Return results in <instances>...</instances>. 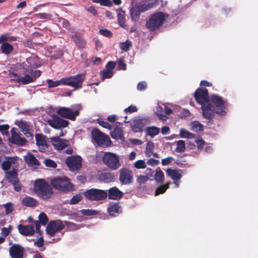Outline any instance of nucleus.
<instances>
[{"label":"nucleus","mask_w":258,"mask_h":258,"mask_svg":"<svg viewBox=\"0 0 258 258\" xmlns=\"http://www.w3.org/2000/svg\"><path fill=\"white\" fill-rule=\"evenodd\" d=\"M117 21L120 26L122 28H125L126 25L125 24V13L123 12L118 13L117 14Z\"/></svg>","instance_id":"41"},{"label":"nucleus","mask_w":258,"mask_h":258,"mask_svg":"<svg viewBox=\"0 0 258 258\" xmlns=\"http://www.w3.org/2000/svg\"><path fill=\"white\" fill-rule=\"evenodd\" d=\"M163 112V108L161 106H159L157 107L156 111L155 112L156 115L160 119L165 121L167 119V117L166 115L164 114Z\"/></svg>","instance_id":"46"},{"label":"nucleus","mask_w":258,"mask_h":258,"mask_svg":"<svg viewBox=\"0 0 258 258\" xmlns=\"http://www.w3.org/2000/svg\"><path fill=\"white\" fill-rule=\"evenodd\" d=\"M10 126L8 124L0 125V132L3 135H7L9 133L8 130Z\"/></svg>","instance_id":"58"},{"label":"nucleus","mask_w":258,"mask_h":258,"mask_svg":"<svg viewBox=\"0 0 258 258\" xmlns=\"http://www.w3.org/2000/svg\"><path fill=\"white\" fill-rule=\"evenodd\" d=\"M119 180L121 184H129L133 181V172L127 168L119 170Z\"/></svg>","instance_id":"16"},{"label":"nucleus","mask_w":258,"mask_h":258,"mask_svg":"<svg viewBox=\"0 0 258 258\" xmlns=\"http://www.w3.org/2000/svg\"><path fill=\"white\" fill-rule=\"evenodd\" d=\"M121 123L116 122L114 125L113 130L110 133V136L112 139L121 140L123 138V130Z\"/></svg>","instance_id":"22"},{"label":"nucleus","mask_w":258,"mask_h":258,"mask_svg":"<svg viewBox=\"0 0 258 258\" xmlns=\"http://www.w3.org/2000/svg\"><path fill=\"white\" fill-rule=\"evenodd\" d=\"M33 189L35 194L43 200L50 199L53 194L51 186L43 179L35 181Z\"/></svg>","instance_id":"2"},{"label":"nucleus","mask_w":258,"mask_h":258,"mask_svg":"<svg viewBox=\"0 0 258 258\" xmlns=\"http://www.w3.org/2000/svg\"><path fill=\"white\" fill-rule=\"evenodd\" d=\"M85 78V73L63 78V85L71 86L75 89H79L82 87L83 82Z\"/></svg>","instance_id":"8"},{"label":"nucleus","mask_w":258,"mask_h":258,"mask_svg":"<svg viewBox=\"0 0 258 258\" xmlns=\"http://www.w3.org/2000/svg\"><path fill=\"white\" fill-rule=\"evenodd\" d=\"M6 178L11 184H14L16 182H19L17 172L15 169L11 171H7L6 173Z\"/></svg>","instance_id":"29"},{"label":"nucleus","mask_w":258,"mask_h":258,"mask_svg":"<svg viewBox=\"0 0 258 258\" xmlns=\"http://www.w3.org/2000/svg\"><path fill=\"white\" fill-rule=\"evenodd\" d=\"M131 19L133 21H137L139 20L141 12L137 8H132L130 11Z\"/></svg>","instance_id":"36"},{"label":"nucleus","mask_w":258,"mask_h":258,"mask_svg":"<svg viewBox=\"0 0 258 258\" xmlns=\"http://www.w3.org/2000/svg\"><path fill=\"white\" fill-rule=\"evenodd\" d=\"M80 213L84 216H94L98 214V212L94 210L91 209H82L80 211Z\"/></svg>","instance_id":"48"},{"label":"nucleus","mask_w":258,"mask_h":258,"mask_svg":"<svg viewBox=\"0 0 258 258\" xmlns=\"http://www.w3.org/2000/svg\"><path fill=\"white\" fill-rule=\"evenodd\" d=\"M194 96L197 103L202 106L209 103L208 91L205 88H198L194 93Z\"/></svg>","instance_id":"12"},{"label":"nucleus","mask_w":258,"mask_h":258,"mask_svg":"<svg viewBox=\"0 0 258 258\" xmlns=\"http://www.w3.org/2000/svg\"><path fill=\"white\" fill-rule=\"evenodd\" d=\"M100 178L104 182L109 183L115 180V176L113 173L104 172L100 175Z\"/></svg>","instance_id":"33"},{"label":"nucleus","mask_w":258,"mask_h":258,"mask_svg":"<svg viewBox=\"0 0 258 258\" xmlns=\"http://www.w3.org/2000/svg\"><path fill=\"white\" fill-rule=\"evenodd\" d=\"M17 129L13 127L11 130V137L10 139V142L15 145L23 146H25L27 141L24 138H22L17 132Z\"/></svg>","instance_id":"19"},{"label":"nucleus","mask_w":258,"mask_h":258,"mask_svg":"<svg viewBox=\"0 0 258 258\" xmlns=\"http://www.w3.org/2000/svg\"><path fill=\"white\" fill-rule=\"evenodd\" d=\"M21 127L22 128V131L23 132L24 134L26 137H30L33 138V134L29 131L28 125L24 123H22L21 125Z\"/></svg>","instance_id":"47"},{"label":"nucleus","mask_w":258,"mask_h":258,"mask_svg":"<svg viewBox=\"0 0 258 258\" xmlns=\"http://www.w3.org/2000/svg\"><path fill=\"white\" fill-rule=\"evenodd\" d=\"M190 129L195 132H201L204 130L203 125L198 121L191 122Z\"/></svg>","instance_id":"40"},{"label":"nucleus","mask_w":258,"mask_h":258,"mask_svg":"<svg viewBox=\"0 0 258 258\" xmlns=\"http://www.w3.org/2000/svg\"><path fill=\"white\" fill-rule=\"evenodd\" d=\"M132 46V42L130 40H126L125 42L120 43V48L121 49L124 51H127L129 50L130 47Z\"/></svg>","instance_id":"50"},{"label":"nucleus","mask_w":258,"mask_h":258,"mask_svg":"<svg viewBox=\"0 0 258 258\" xmlns=\"http://www.w3.org/2000/svg\"><path fill=\"white\" fill-rule=\"evenodd\" d=\"M9 252L11 258H24L25 248L20 244L15 243L9 248Z\"/></svg>","instance_id":"17"},{"label":"nucleus","mask_w":258,"mask_h":258,"mask_svg":"<svg viewBox=\"0 0 258 258\" xmlns=\"http://www.w3.org/2000/svg\"><path fill=\"white\" fill-rule=\"evenodd\" d=\"M12 227L11 225H9L8 228L4 227L2 230V234L4 236L7 237L12 230Z\"/></svg>","instance_id":"61"},{"label":"nucleus","mask_w":258,"mask_h":258,"mask_svg":"<svg viewBox=\"0 0 258 258\" xmlns=\"http://www.w3.org/2000/svg\"><path fill=\"white\" fill-rule=\"evenodd\" d=\"M113 74V73L112 71L107 69H104L100 72V75L102 80L111 78Z\"/></svg>","instance_id":"44"},{"label":"nucleus","mask_w":258,"mask_h":258,"mask_svg":"<svg viewBox=\"0 0 258 258\" xmlns=\"http://www.w3.org/2000/svg\"><path fill=\"white\" fill-rule=\"evenodd\" d=\"M1 49L3 53L8 55L13 51L14 47L12 45L10 44L8 42H5L2 44Z\"/></svg>","instance_id":"35"},{"label":"nucleus","mask_w":258,"mask_h":258,"mask_svg":"<svg viewBox=\"0 0 258 258\" xmlns=\"http://www.w3.org/2000/svg\"><path fill=\"white\" fill-rule=\"evenodd\" d=\"M44 163L46 167L55 168L57 167L56 163L52 160L46 159L44 160Z\"/></svg>","instance_id":"54"},{"label":"nucleus","mask_w":258,"mask_h":258,"mask_svg":"<svg viewBox=\"0 0 258 258\" xmlns=\"http://www.w3.org/2000/svg\"><path fill=\"white\" fill-rule=\"evenodd\" d=\"M13 162L12 157H8L7 160L4 161L2 163V169L4 171H8L11 168L12 163Z\"/></svg>","instance_id":"37"},{"label":"nucleus","mask_w":258,"mask_h":258,"mask_svg":"<svg viewBox=\"0 0 258 258\" xmlns=\"http://www.w3.org/2000/svg\"><path fill=\"white\" fill-rule=\"evenodd\" d=\"M203 116L208 119L212 120L216 113L215 108L210 102L203 104L201 107Z\"/></svg>","instance_id":"18"},{"label":"nucleus","mask_w":258,"mask_h":258,"mask_svg":"<svg viewBox=\"0 0 258 258\" xmlns=\"http://www.w3.org/2000/svg\"><path fill=\"white\" fill-rule=\"evenodd\" d=\"M159 0H155L154 2H149L147 4L144 3L139 5L137 8L140 12H144L152 8H153L159 5Z\"/></svg>","instance_id":"28"},{"label":"nucleus","mask_w":258,"mask_h":258,"mask_svg":"<svg viewBox=\"0 0 258 258\" xmlns=\"http://www.w3.org/2000/svg\"><path fill=\"white\" fill-rule=\"evenodd\" d=\"M98 123L100 126L110 130L112 128L111 125L107 121H104L103 120H98Z\"/></svg>","instance_id":"60"},{"label":"nucleus","mask_w":258,"mask_h":258,"mask_svg":"<svg viewBox=\"0 0 258 258\" xmlns=\"http://www.w3.org/2000/svg\"><path fill=\"white\" fill-rule=\"evenodd\" d=\"M118 67L119 70H126V66L123 59H119L118 60Z\"/></svg>","instance_id":"62"},{"label":"nucleus","mask_w":258,"mask_h":258,"mask_svg":"<svg viewBox=\"0 0 258 258\" xmlns=\"http://www.w3.org/2000/svg\"><path fill=\"white\" fill-rule=\"evenodd\" d=\"M47 123L52 128L59 129L66 127L70 122L68 120L62 119L56 114H52L51 118L47 120Z\"/></svg>","instance_id":"11"},{"label":"nucleus","mask_w":258,"mask_h":258,"mask_svg":"<svg viewBox=\"0 0 258 258\" xmlns=\"http://www.w3.org/2000/svg\"><path fill=\"white\" fill-rule=\"evenodd\" d=\"M91 135L93 140L99 146H108L110 141L108 136L102 133L99 129L94 128L92 130Z\"/></svg>","instance_id":"9"},{"label":"nucleus","mask_w":258,"mask_h":258,"mask_svg":"<svg viewBox=\"0 0 258 258\" xmlns=\"http://www.w3.org/2000/svg\"><path fill=\"white\" fill-rule=\"evenodd\" d=\"M144 124L141 119H136L131 124L132 130L135 133L141 132L143 131Z\"/></svg>","instance_id":"32"},{"label":"nucleus","mask_w":258,"mask_h":258,"mask_svg":"<svg viewBox=\"0 0 258 258\" xmlns=\"http://www.w3.org/2000/svg\"><path fill=\"white\" fill-rule=\"evenodd\" d=\"M180 136L182 138L192 139L195 137V135L184 129L180 130Z\"/></svg>","instance_id":"51"},{"label":"nucleus","mask_w":258,"mask_h":258,"mask_svg":"<svg viewBox=\"0 0 258 258\" xmlns=\"http://www.w3.org/2000/svg\"><path fill=\"white\" fill-rule=\"evenodd\" d=\"M16 37L10 36L9 34H4L0 36V43L7 42V41H13L16 40Z\"/></svg>","instance_id":"38"},{"label":"nucleus","mask_w":258,"mask_h":258,"mask_svg":"<svg viewBox=\"0 0 258 258\" xmlns=\"http://www.w3.org/2000/svg\"><path fill=\"white\" fill-rule=\"evenodd\" d=\"M47 139V137L42 134H35L36 144L40 152L44 153L51 150V146L48 144L50 141Z\"/></svg>","instance_id":"10"},{"label":"nucleus","mask_w":258,"mask_h":258,"mask_svg":"<svg viewBox=\"0 0 258 258\" xmlns=\"http://www.w3.org/2000/svg\"><path fill=\"white\" fill-rule=\"evenodd\" d=\"M211 103L214 105V107L216 108V113L220 116H224L226 114L225 110L227 105V101L224 100L223 98L216 94L211 95L210 97Z\"/></svg>","instance_id":"6"},{"label":"nucleus","mask_w":258,"mask_h":258,"mask_svg":"<svg viewBox=\"0 0 258 258\" xmlns=\"http://www.w3.org/2000/svg\"><path fill=\"white\" fill-rule=\"evenodd\" d=\"M19 232L24 236H32L35 233L34 227L33 225H24L19 224L18 226Z\"/></svg>","instance_id":"21"},{"label":"nucleus","mask_w":258,"mask_h":258,"mask_svg":"<svg viewBox=\"0 0 258 258\" xmlns=\"http://www.w3.org/2000/svg\"><path fill=\"white\" fill-rule=\"evenodd\" d=\"M39 221H40V222L43 225H45L48 221V219L47 215L43 212H41L39 214Z\"/></svg>","instance_id":"52"},{"label":"nucleus","mask_w":258,"mask_h":258,"mask_svg":"<svg viewBox=\"0 0 258 258\" xmlns=\"http://www.w3.org/2000/svg\"><path fill=\"white\" fill-rule=\"evenodd\" d=\"M85 197L91 201H99L107 197V191L97 188H91L84 192Z\"/></svg>","instance_id":"7"},{"label":"nucleus","mask_w":258,"mask_h":258,"mask_svg":"<svg viewBox=\"0 0 258 258\" xmlns=\"http://www.w3.org/2000/svg\"><path fill=\"white\" fill-rule=\"evenodd\" d=\"M155 180L158 183H163L164 180V175L162 171L160 169L156 171L154 176Z\"/></svg>","instance_id":"42"},{"label":"nucleus","mask_w":258,"mask_h":258,"mask_svg":"<svg viewBox=\"0 0 258 258\" xmlns=\"http://www.w3.org/2000/svg\"><path fill=\"white\" fill-rule=\"evenodd\" d=\"M170 183V182H168L165 184H163L158 187L156 189L155 195L156 196L160 194H162L164 193L166 191V190L169 188Z\"/></svg>","instance_id":"43"},{"label":"nucleus","mask_w":258,"mask_h":258,"mask_svg":"<svg viewBox=\"0 0 258 258\" xmlns=\"http://www.w3.org/2000/svg\"><path fill=\"white\" fill-rule=\"evenodd\" d=\"M147 87V83L144 81L139 82L137 85V89L139 91H144L146 89Z\"/></svg>","instance_id":"63"},{"label":"nucleus","mask_w":258,"mask_h":258,"mask_svg":"<svg viewBox=\"0 0 258 258\" xmlns=\"http://www.w3.org/2000/svg\"><path fill=\"white\" fill-rule=\"evenodd\" d=\"M22 204L27 207H34L38 204V201L35 199L27 196L22 200Z\"/></svg>","instance_id":"31"},{"label":"nucleus","mask_w":258,"mask_h":258,"mask_svg":"<svg viewBox=\"0 0 258 258\" xmlns=\"http://www.w3.org/2000/svg\"><path fill=\"white\" fill-rule=\"evenodd\" d=\"M134 167L137 169H144L146 167V163L144 160H139L135 162Z\"/></svg>","instance_id":"53"},{"label":"nucleus","mask_w":258,"mask_h":258,"mask_svg":"<svg viewBox=\"0 0 258 258\" xmlns=\"http://www.w3.org/2000/svg\"><path fill=\"white\" fill-rule=\"evenodd\" d=\"M41 71L34 70L31 68L25 69L24 76H20L16 73L10 74L11 80L22 85H27L34 82L36 79L41 76Z\"/></svg>","instance_id":"1"},{"label":"nucleus","mask_w":258,"mask_h":258,"mask_svg":"<svg viewBox=\"0 0 258 258\" xmlns=\"http://www.w3.org/2000/svg\"><path fill=\"white\" fill-rule=\"evenodd\" d=\"M71 38L79 49L86 47V41L81 35L77 34H73L71 36Z\"/></svg>","instance_id":"26"},{"label":"nucleus","mask_w":258,"mask_h":258,"mask_svg":"<svg viewBox=\"0 0 258 258\" xmlns=\"http://www.w3.org/2000/svg\"><path fill=\"white\" fill-rule=\"evenodd\" d=\"M82 200V196L80 194L74 196L70 200V204L71 205L78 204Z\"/></svg>","instance_id":"49"},{"label":"nucleus","mask_w":258,"mask_h":258,"mask_svg":"<svg viewBox=\"0 0 258 258\" xmlns=\"http://www.w3.org/2000/svg\"><path fill=\"white\" fill-rule=\"evenodd\" d=\"M66 163L72 171H78L82 167V158L80 156H71L68 157Z\"/></svg>","instance_id":"13"},{"label":"nucleus","mask_w":258,"mask_h":258,"mask_svg":"<svg viewBox=\"0 0 258 258\" xmlns=\"http://www.w3.org/2000/svg\"><path fill=\"white\" fill-rule=\"evenodd\" d=\"M52 186L60 191L65 193L74 190V185L66 177H56L51 180Z\"/></svg>","instance_id":"3"},{"label":"nucleus","mask_w":258,"mask_h":258,"mask_svg":"<svg viewBox=\"0 0 258 258\" xmlns=\"http://www.w3.org/2000/svg\"><path fill=\"white\" fill-rule=\"evenodd\" d=\"M64 225L60 220L51 221L48 224L46 231L51 236H54L56 232L64 228Z\"/></svg>","instance_id":"14"},{"label":"nucleus","mask_w":258,"mask_h":258,"mask_svg":"<svg viewBox=\"0 0 258 258\" xmlns=\"http://www.w3.org/2000/svg\"><path fill=\"white\" fill-rule=\"evenodd\" d=\"M99 33L101 35L107 37H111L112 36L111 32L106 29H100L99 30Z\"/></svg>","instance_id":"59"},{"label":"nucleus","mask_w":258,"mask_h":258,"mask_svg":"<svg viewBox=\"0 0 258 258\" xmlns=\"http://www.w3.org/2000/svg\"><path fill=\"white\" fill-rule=\"evenodd\" d=\"M149 178V177L147 175H141L137 177V181L140 185H141L145 183Z\"/></svg>","instance_id":"56"},{"label":"nucleus","mask_w":258,"mask_h":258,"mask_svg":"<svg viewBox=\"0 0 258 258\" xmlns=\"http://www.w3.org/2000/svg\"><path fill=\"white\" fill-rule=\"evenodd\" d=\"M49 140L54 149L57 150H62L68 146V141L60 138L58 136L50 138Z\"/></svg>","instance_id":"20"},{"label":"nucleus","mask_w":258,"mask_h":258,"mask_svg":"<svg viewBox=\"0 0 258 258\" xmlns=\"http://www.w3.org/2000/svg\"><path fill=\"white\" fill-rule=\"evenodd\" d=\"M25 161L29 167L37 169L40 165L39 161L32 153H28L24 157Z\"/></svg>","instance_id":"23"},{"label":"nucleus","mask_w":258,"mask_h":258,"mask_svg":"<svg viewBox=\"0 0 258 258\" xmlns=\"http://www.w3.org/2000/svg\"><path fill=\"white\" fill-rule=\"evenodd\" d=\"M108 191L107 196H108V198L110 200H119L122 197L123 194V192L116 186L110 188Z\"/></svg>","instance_id":"24"},{"label":"nucleus","mask_w":258,"mask_h":258,"mask_svg":"<svg viewBox=\"0 0 258 258\" xmlns=\"http://www.w3.org/2000/svg\"><path fill=\"white\" fill-rule=\"evenodd\" d=\"M167 175L169 176L174 181H178L181 178L182 170L180 169H172L168 168L166 171Z\"/></svg>","instance_id":"27"},{"label":"nucleus","mask_w":258,"mask_h":258,"mask_svg":"<svg viewBox=\"0 0 258 258\" xmlns=\"http://www.w3.org/2000/svg\"><path fill=\"white\" fill-rule=\"evenodd\" d=\"M63 78L59 80L53 81L51 79L47 80L46 82L49 88H54L59 85L62 84L63 85Z\"/></svg>","instance_id":"39"},{"label":"nucleus","mask_w":258,"mask_h":258,"mask_svg":"<svg viewBox=\"0 0 258 258\" xmlns=\"http://www.w3.org/2000/svg\"><path fill=\"white\" fill-rule=\"evenodd\" d=\"M56 113L63 118L75 120L76 117L80 114V111L76 110L73 111L70 108L61 107L57 109Z\"/></svg>","instance_id":"15"},{"label":"nucleus","mask_w":258,"mask_h":258,"mask_svg":"<svg viewBox=\"0 0 258 258\" xmlns=\"http://www.w3.org/2000/svg\"><path fill=\"white\" fill-rule=\"evenodd\" d=\"M165 20V16L162 12H157L152 14L146 21V26L151 31L158 29Z\"/></svg>","instance_id":"4"},{"label":"nucleus","mask_w":258,"mask_h":258,"mask_svg":"<svg viewBox=\"0 0 258 258\" xmlns=\"http://www.w3.org/2000/svg\"><path fill=\"white\" fill-rule=\"evenodd\" d=\"M154 149V144L152 142H148L146 149V154L148 156H150V154L152 153Z\"/></svg>","instance_id":"55"},{"label":"nucleus","mask_w":258,"mask_h":258,"mask_svg":"<svg viewBox=\"0 0 258 258\" xmlns=\"http://www.w3.org/2000/svg\"><path fill=\"white\" fill-rule=\"evenodd\" d=\"M102 161L111 170H116L120 166L118 156L111 152L104 153Z\"/></svg>","instance_id":"5"},{"label":"nucleus","mask_w":258,"mask_h":258,"mask_svg":"<svg viewBox=\"0 0 258 258\" xmlns=\"http://www.w3.org/2000/svg\"><path fill=\"white\" fill-rule=\"evenodd\" d=\"M196 142L197 144L199 150H202L205 145V141L202 139H198L196 140Z\"/></svg>","instance_id":"64"},{"label":"nucleus","mask_w":258,"mask_h":258,"mask_svg":"<svg viewBox=\"0 0 258 258\" xmlns=\"http://www.w3.org/2000/svg\"><path fill=\"white\" fill-rule=\"evenodd\" d=\"M107 211L109 215L113 217L118 216L122 212L119 203H111L107 208Z\"/></svg>","instance_id":"25"},{"label":"nucleus","mask_w":258,"mask_h":258,"mask_svg":"<svg viewBox=\"0 0 258 258\" xmlns=\"http://www.w3.org/2000/svg\"><path fill=\"white\" fill-rule=\"evenodd\" d=\"M26 61L29 65L27 68H29V67L30 68H37L41 66L40 59L37 55H33L28 57Z\"/></svg>","instance_id":"30"},{"label":"nucleus","mask_w":258,"mask_h":258,"mask_svg":"<svg viewBox=\"0 0 258 258\" xmlns=\"http://www.w3.org/2000/svg\"><path fill=\"white\" fill-rule=\"evenodd\" d=\"M4 207L6 209V214H9L11 213L13 210V205L12 203H8L4 205Z\"/></svg>","instance_id":"57"},{"label":"nucleus","mask_w":258,"mask_h":258,"mask_svg":"<svg viewBox=\"0 0 258 258\" xmlns=\"http://www.w3.org/2000/svg\"><path fill=\"white\" fill-rule=\"evenodd\" d=\"M177 147L175 151L177 153H182L185 150V145L184 141L183 140H179L177 142Z\"/></svg>","instance_id":"45"},{"label":"nucleus","mask_w":258,"mask_h":258,"mask_svg":"<svg viewBox=\"0 0 258 258\" xmlns=\"http://www.w3.org/2000/svg\"><path fill=\"white\" fill-rule=\"evenodd\" d=\"M145 131L147 135L150 136L151 138H153L159 134L160 128L155 126H151L147 127Z\"/></svg>","instance_id":"34"}]
</instances>
